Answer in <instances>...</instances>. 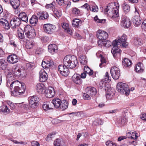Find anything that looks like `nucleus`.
<instances>
[{"instance_id": "2", "label": "nucleus", "mask_w": 146, "mask_h": 146, "mask_svg": "<svg viewBox=\"0 0 146 146\" xmlns=\"http://www.w3.org/2000/svg\"><path fill=\"white\" fill-rule=\"evenodd\" d=\"M119 6L116 4L111 3L107 6L105 10V14L116 22H118L119 20Z\"/></svg>"}, {"instance_id": "10", "label": "nucleus", "mask_w": 146, "mask_h": 146, "mask_svg": "<svg viewBox=\"0 0 146 146\" xmlns=\"http://www.w3.org/2000/svg\"><path fill=\"white\" fill-rule=\"evenodd\" d=\"M131 22L130 19L126 16H123L121 23V25L125 28H129L131 26Z\"/></svg>"}, {"instance_id": "51", "label": "nucleus", "mask_w": 146, "mask_h": 146, "mask_svg": "<svg viewBox=\"0 0 146 146\" xmlns=\"http://www.w3.org/2000/svg\"><path fill=\"white\" fill-rule=\"evenodd\" d=\"M102 80H104V82H106V83L107 82H109V81H111L110 78L109 76L108 73V72H106V73L105 78Z\"/></svg>"}, {"instance_id": "48", "label": "nucleus", "mask_w": 146, "mask_h": 146, "mask_svg": "<svg viewBox=\"0 0 146 146\" xmlns=\"http://www.w3.org/2000/svg\"><path fill=\"white\" fill-rule=\"evenodd\" d=\"M7 104L10 106V108L11 110H13L15 108V104H14L11 102L7 100Z\"/></svg>"}, {"instance_id": "14", "label": "nucleus", "mask_w": 146, "mask_h": 146, "mask_svg": "<svg viewBox=\"0 0 146 146\" xmlns=\"http://www.w3.org/2000/svg\"><path fill=\"white\" fill-rule=\"evenodd\" d=\"M39 80L41 82H44L47 79L48 75L43 69H41L39 72Z\"/></svg>"}, {"instance_id": "17", "label": "nucleus", "mask_w": 146, "mask_h": 146, "mask_svg": "<svg viewBox=\"0 0 146 146\" xmlns=\"http://www.w3.org/2000/svg\"><path fill=\"white\" fill-rule=\"evenodd\" d=\"M54 64V62L52 60H45L43 61L42 63V66L44 69L48 71L49 70V68Z\"/></svg>"}, {"instance_id": "40", "label": "nucleus", "mask_w": 146, "mask_h": 146, "mask_svg": "<svg viewBox=\"0 0 146 146\" xmlns=\"http://www.w3.org/2000/svg\"><path fill=\"white\" fill-rule=\"evenodd\" d=\"M12 71L16 76H18L19 74V75H20L19 73L21 72V70L15 66L13 67Z\"/></svg>"}, {"instance_id": "26", "label": "nucleus", "mask_w": 146, "mask_h": 146, "mask_svg": "<svg viewBox=\"0 0 146 146\" xmlns=\"http://www.w3.org/2000/svg\"><path fill=\"white\" fill-rule=\"evenodd\" d=\"M86 93L89 94L91 96H95L96 94V90L95 88L89 87H87L86 90Z\"/></svg>"}, {"instance_id": "35", "label": "nucleus", "mask_w": 146, "mask_h": 146, "mask_svg": "<svg viewBox=\"0 0 146 146\" xmlns=\"http://www.w3.org/2000/svg\"><path fill=\"white\" fill-rule=\"evenodd\" d=\"M38 20L37 17L35 15H33L30 19V22L31 24L35 26L37 23Z\"/></svg>"}, {"instance_id": "18", "label": "nucleus", "mask_w": 146, "mask_h": 146, "mask_svg": "<svg viewBox=\"0 0 146 146\" xmlns=\"http://www.w3.org/2000/svg\"><path fill=\"white\" fill-rule=\"evenodd\" d=\"M45 96L48 98H51L53 97L55 95V91L53 88L49 87L46 90L44 91Z\"/></svg>"}, {"instance_id": "7", "label": "nucleus", "mask_w": 146, "mask_h": 146, "mask_svg": "<svg viewBox=\"0 0 146 146\" xmlns=\"http://www.w3.org/2000/svg\"><path fill=\"white\" fill-rule=\"evenodd\" d=\"M24 31L26 37L28 38L32 39L35 37V30L30 25L26 26L24 28Z\"/></svg>"}, {"instance_id": "30", "label": "nucleus", "mask_w": 146, "mask_h": 146, "mask_svg": "<svg viewBox=\"0 0 146 146\" xmlns=\"http://www.w3.org/2000/svg\"><path fill=\"white\" fill-rule=\"evenodd\" d=\"M19 19L23 21L27 22L28 21V17L26 14L25 12H22L20 13L19 15Z\"/></svg>"}, {"instance_id": "61", "label": "nucleus", "mask_w": 146, "mask_h": 146, "mask_svg": "<svg viewBox=\"0 0 146 146\" xmlns=\"http://www.w3.org/2000/svg\"><path fill=\"white\" fill-rule=\"evenodd\" d=\"M106 82L102 80L100 83L99 86L101 88H104L106 86Z\"/></svg>"}, {"instance_id": "15", "label": "nucleus", "mask_w": 146, "mask_h": 146, "mask_svg": "<svg viewBox=\"0 0 146 146\" xmlns=\"http://www.w3.org/2000/svg\"><path fill=\"white\" fill-rule=\"evenodd\" d=\"M18 57L15 54L9 56L7 58L8 62L12 64L16 63L18 61Z\"/></svg>"}, {"instance_id": "49", "label": "nucleus", "mask_w": 146, "mask_h": 146, "mask_svg": "<svg viewBox=\"0 0 146 146\" xmlns=\"http://www.w3.org/2000/svg\"><path fill=\"white\" fill-rule=\"evenodd\" d=\"M138 137V135L136 133L132 132L131 136L130 137H129V138L131 139H136L137 137Z\"/></svg>"}, {"instance_id": "60", "label": "nucleus", "mask_w": 146, "mask_h": 146, "mask_svg": "<svg viewBox=\"0 0 146 146\" xmlns=\"http://www.w3.org/2000/svg\"><path fill=\"white\" fill-rule=\"evenodd\" d=\"M2 110L4 112L9 113L10 111L9 109L5 105L3 106V108Z\"/></svg>"}, {"instance_id": "19", "label": "nucleus", "mask_w": 146, "mask_h": 146, "mask_svg": "<svg viewBox=\"0 0 146 146\" xmlns=\"http://www.w3.org/2000/svg\"><path fill=\"white\" fill-rule=\"evenodd\" d=\"M72 79L74 83L78 84H81L82 82L80 75L77 74H75L72 76Z\"/></svg>"}, {"instance_id": "32", "label": "nucleus", "mask_w": 146, "mask_h": 146, "mask_svg": "<svg viewBox=\"0 0 146 146\" xmlns=\"http://www.w3.org/2000/svg\"><path fill=\"white\" fill-rule=\"evenodd\" d=\"M68 102L66 100H63L61 102L60 108L62 110L64 111L68 108Z\"/></svg>"}, {"instance_id": "57", "label": "nucleus", "mask_w": 146, "mask_h": 146, "mask_svg": "<svg viewBox=\"0 0 146 146\" xmlns=\"http://www.w3.org/2000/svg\"><path fill=\"white\" fill-rule=\"evenodd\" d=\"M43 51V50L42 48H38L36 50L35 53L36 54L39 55L42 53Z\"/></svg>"}, {"instance_id": "54", "label": "nucleus", "mask_w": 146, "mask_h": 146, "mask_svg": "<svg viewBox=\"0 0 146 146\" xmlns=\"http://www.w3.org/2000/svg\"><path fill=\"white\" fill-rule=\"evenodd\" d=\"M104 46L108 47L111 46V42L109 40H104Z\"/></svg>"}, {"instance_id": "58", "label": "nucleus", "mask_w": 146, "mask_h": 146, "mask_svg": "<svg viewBox=\"0 0 146 146\" xmlns=\"http://www.w3.org/2000/svg\"><path fill=\"white\" fill-rule=\"evenodd\" d=\"M84 98L85 100H89L91 99V96L88 93H84L83 95Z\"/></svg>"}, {"instance_id": "64", "label": "nucleus", "mask_w": 146, "mask_h": 146, "mask_svg": "<svg viewBox=\"0 0 146 146\" xmlns=\"http://www.w3.org/2000/svg\"><path fill=\"white\" fill-rule=\"evenodd\" d=\"M141 27L143 30L146 31V19L143 22Z\"/></svg>"}, {"instance_id": "4", "label": "nucleus", "mask_w": 146, "mask_h": 146, "mask_svg": "<svg viewBox=\"0 0 146 146\" xmlns=\"http://www.w3.org/2000/svg\"><path fill=\"white\" fill-rule=\"evenodd\" d=\"M15 79V78L13 74L11 72L8 73L7 76L6 86L11 90L13 87L14 89L18 86H21V82L18 80L13 81Z\"/></svg>"}, {"instance_id": "24", "label": "nucleus", "mask_w": 146, "mask_h": 146, "mask_svg": "<svg viewBox=\"0 0 146 146\" xmlns=\"http://www.w3.org/2000/svg\"><path fill=\"white\" fill-rule=\"evenodd\" d=\"M135 70L138 73H142L144 71L143 64L140 62L138 63L135 66Z\"/></svg>"}, {"instance_id": "11", "label": "nucleus", "mask_w": 146, "mask_h": 146, "mask_svg": "<svg viewBox=\"0 0 146 146\" xmlns=\"http://www.w3.org/2000/svg\"><path fill=\"white\" fill-rule=\"evenodd\" d=\"M29 106L33 108H36L38 104V98L36 96H34L29 97Z\"/></svg>"}, {"instance_id": "55", "label": "nucleus", "mask_w": 146, "mask_h": 146, "mask_svg": "<svg viewBox=\"0 0 146 146\" xmlns=\"http://www.w3.org/2000/svg\"><path fill=\"white\" fill-rule=\"evenodd\" d=\"M54 11V14L57 17H59L61 15V13L60 10H56Z\"/></svg>"}, {"instance_id": "12", "label": "nucleus", "mask_w": 146, "mask_h": 146, "mask_svg": "<svg viewBox=\"0 0 146 146\" xmlns=\"http://www.w3.org/2000/svg\"><path fill=\"white\" fill-rule=\"evenodd\" d=\"M44 30L46 33L51 34L53 33L54 29V26L50 24H46L44 25Z\"/></svg>"}, {"instance_id": "6", "label": "nucleus", "mask_w": 146, "mask_h": 146, "mask_svg": "<svg viewBox=\"0 0 146 146\" xmlns=\"http://www.w3.org/2000/svg\"><path fill=\"white\" fill-rule=\"evenodd\" d=\"M21 86H18L12 91V95L14 96H19L23 94L25 92L26 86L23 82H20Z\"/></svg>"}, {"instance_id": "39", "label": "nucleus", "mask_w": 146, "mask_h": 146, "mask_svg": "<svg viewBox=\"0 0 146 146\" xmlns=\"http://www.w3.org/2000/svg\"><path fill=\"white\" fill-rule=\"evenodd\" d=\"M127 121V118L124 117H123L119 119L118 121V123L120 125H123L126 124Z\"/></svg>"}, {"instance_id": "42", "label": "nucleus", "mask_w": 146, "mask_h": 146, "mask_svg": "<svg viewBox=\"0 0 146 146\" xmlns=\"http://www.w3.org/2000/svg\"><path fill=\"white\" fill-rule=\"evenodd\" d=\"M64 121V119L62 118L58 117L53 119L52 122L55 124H57L59 123L62 122Z\"/></svg>"}, {"instance_id": "28", "label": "nucleus", "mask_w": 146, "mask_h": 146, "mask_svg": "<svg viewBox=\"0 0 146 146\" xmlns=\"http://www.w3.org/2000/svg\"><path fill=\"white\" fill-rule=\"evenodd\" d=\"M0 25L7 29H9L10 27L7 21L4 19H0Z\"/></svg>"}, {"instance_id": "52", "label": "nucleus", "mask_w": 146, "mask_h": 146, "mask_svg": "<svg viewBox=\"0 0 146 146\" xmlns=\"http://www.w3.org/2000/svg\"><path fill=\"white\" fill-rule=\"evenodd\" d=\"M72 13L76 15H78L80 13L79 10L77 8H74L72 9Z\"/></svg>"}, {"instance_id": "9", "label": "nucleus", "mask_w": 146, "mask_h": 146, "mask_svg": "<svg viewBox=\"0 0 146 146\" xmlns=\"http://www.w3.org/2000/svg\"><path fill=\"white\" fill-rule=\"evenodd\" d=\"M68 68L64 65H60L58 67V71L62 75L67 76L69 73Z\"/></svg>"}, {"instance_id": "37", "label": "nucleus", "mask_w": 146, "mask_h": 146, "mask_svg": "<svg viewBox=\"0 0 146 146\" xmlns=\"http://www.w3.org/2000/svg\"><path fill=\"white\" fill-rule=\"evenodd\" d=\"M56 5L55 2L53 1L50 4H46L45 5V7L47 9H50L54 11Z\"/></svg>"}, {"instance_id": "33", "label": "nucleus", "mask_w": 146, "mask_h": 146, "mask_svg": "<svg viewBox=\"0 0 146 146\" xmlns=\"http://www.w3.org/2000/svg\"><path fill=\"white\" fill-rule=\"evenodd\" d=\"M82 21L81 20L77 19H75L72 21V25L74 27H78L81 25Z\"/></svg>"}, {"instance_id": "1", "label": "nucleus", "mask_w": 146, "mask_h": 146, "mask_svg": "<svg viewBox=\"0 0 146 146\" xmlns=\"http://www.w3.org/2000/svg\"><path fill=\"white\" fill-rule=\"evenodd\" d=\"M127 36L125 34H123L121 38L118 39H116L112 42L113 47L111 49V52L114 58L117 56H119L121 52L119 47H126L128 45V43L126 42Z\"/></svg>"}, {"instance_id": "34", "label": "nucleus", "mask_w": 146, "mask_h": 146, "mask_svg": "<svg viewBox=\"0 0 146 146\" xmlns=\"http://www.w3.org/2000/svg\"><path fill=\"white\" fill-rule=\"evenodd\" d=\"M123 9L125 13H127L130 10V7L129 4L127 3H124L122 5Z\"/></svg>"}, {"instance_id": "46", "label": "nucleus", "mask_w": 146, "mask_h": 146, "mask_svg": "<svg viewBox=\"0 0 146 146\" xmlns=\"http://www.w3.org/2000/svg\"><path fill=\"white\" fill-rule=\"evenodd\" d=\"M80 62L82 64H84L87 63V59L86 58L85 56L83 55L82 56L80 57Z\"/></svg>"}, {"instance_id": "13", "label": "nucleus", "mask_w": 146, "mask_h": 146, "mask_svg": "<svg viewBox=\"0 0 146 146\" xmlns=\"http://www.w3.org/2000/svg\"><path fill=\"white\" fill-rule=\"evenodd\" d=\"M96 35L98 38L100 40H105L108 36V34L106 32L101 30L98 31Z\"/></svg>"}, {"instance_id": "45", "label": "nucleus", "mask_w": 146, "mask_h": 146, "mask_svg": "<svg viewBox=\"0 0 146 146\" xmlns=\"http://www.w3.org/2000/svg\"><path fill=\"white\" fill-rule=\"evenodd\" d=\"M20 30H21V29L20 28L18 30V37L21 39H23L25 38V35H24L23 32L22 31V32H20Z\"/></svg>"}, {"instance_id": "41", "label": "nucleus", "mask_w": 146, "mask_h": 146, "mask_svg": "<svg viewBox=\"0 0 146 146\" xmlns=\"http://www.w3.org/2000/svg\"><path fill=\"white\" fill-rule=\"evenodd\" d=\"M42 108L45 111L52 109V107L48 103H44L42 106Z\"/></svg>"}, {"instance_id": "53", "label": "nucleus", "mask_w": 146, "mask_h": 146, "mask_svg": "<svg viewBox=\"0 0 146 146\" xmlns=\"http://www.w3.org/2000/svg\"><path fill=\"white\" fill-rule=\"evenodd\" d=\"M56 134V133L54 132H52L51 133L49 134L47 136V138H46V141H49L48 138H49L50 139L54 137L55 135Z\"/></svg>"}, {"instance_id": "21", "label": "nucleus", "mask_w": 146, "mask_h": 146, "mask_svg": "<svg viewBox=\"0 0 146 146\" xmlns=\"http://www.w3.org/2000/svg\"><path fill=\"white\" fill-rule=\"evenodd\" d=\"M36 88L37 92L42 94L44 92L46 88L43 84L41 83L37 84L36 86Z\"/></svg>"}, {"instance_id": "36", "label": "nucleus", "mask_w": 146, "mask_h": 146, "mask_svg": "<svg viewBox=\"0 0 146 146\" xmlns=\"http://www.w3.org/2000/svg\"><path fill=\"white\" fill-rule=\"evenodd\" d=\"M123 65L125 67L130 66L131 64V61L127 58H125L122 62Z\"/></svg>"}, {"instance_id": "50", "label": "nucleus", "mask_w": 146, "mask_h": 146, "mask_svg": "<svg viewBox=\"0 0 146 146\" xmlns=\"http://www.w3.org/2000/svg\"><path fill=\"white\" fill-rule=\"evenodd\" d=\"M61 141L60 140L57 139H56L54 141V146H60V143Z\"/></svg>"}, {"instance_id": "25", "label": "nucleus", "mask_w": 146, "mask_h": 146, "mask_svg": "<svg viewBox=\"0 0 146 146\" xmlns=\"http://www.w3.org/2000/svg\"><path fill=\"white\" fill-rule=\"evenodd\" d=\"M58 48L56 45L54 44H52L48 46V51L52 54H54L57 52Z\"/></svg>"}, {"instance_id": "8", "label": "nucleus", "mask_w": 146, "mask_h": 146, "mask_svg": "<svg viewBox=\"0 0 146 146\" xmlns=\"http://www.w3.org/2000/svg\"><path fill=\"white\" fill-rule=\"evenodd\" d=\"M112 78L115 80L119 78L120 75L119 69L116 66L111 68L110 70Z\"/></svg>"}, {"instance_id": "20", "label": "nucleus", "mask_w": 146, "mask_h": 146, "mask_svg": "<svg viewBox=\"0 0 146 146\" xmlns=\"http://www.w3.org/2000/svg\"><path fill=\"white\" fill-rule=\"evenodd\" d=\"M132 21L133 24L136 27L139 26L141 23V19L139 17V15L134 16L132 19Z\"/></svg>"}, {"instance_id": "47", "label": "nucleus", "mask_w": 146, "mask_h": 146, "mask_svg": "<svg viewBox=\"0 0 146 146\" xmlns=\"http://www.w3.org/2000/svg\"><path fill=\"white\" fill-rule=\"evenodd\" d=\"M134 42L135 46H138L141 45L142 44L141 42V40L140 38L135 39L134 40Z\"/></svg>"}, {"instance_id": "27", "label": "nucleus", "mask_w": 146, "mask_h": 146, "mask_svg": "<svg viewBox=\"0 0 146 146\" xmlns=\"http://www.w3.org/2000/svg\"><path fill=\"white\" fill-rule=\"evenodd\" d=\"M114 90L113 89H108L106 94V98L109 99H111L114 95Z\"/></svg>"}, {"instance_id": "44", "label": "nucleus", "mask_w": 146, "mask_h": 146, "mask_svg": "<svg viewBox=\"0 0 146 146\" xmlns=\"http://www.w3.org/2000/svg\"><path fill=\"white\" fill-rule=\"evenodd\" d=\"M94 20L95 22L98 23H105L106 21L105 19H100L98 18V17L97 15L95 17H94Z\"/></svg>"}, {"instance_id": "3", "label": "nucleus", "mask_w": 146, "mask_h": 146, "mask_svg": "<svg viewBox=\"0 0 146 146\" xmlns=\"http://www.w3.org/2000/svg\"><path fill=\"white\" fill-rule=\"evenodd\" d=\"M64 65L70 68H73L76 66L77 63V59L74 56L68 55L66 56L64 58Z\"/></svg>"}, {"instance_id": "59", "label": "nucleus", "mask_w": 146, "mask_h": 146, "mask_svg": "<svg viewBox=\"0 0 146 146\" xmlns=\"http://www.w3.org/2000/svg\"><path fill=\"white\" fill-rule=\"evenodd\" d=\"M98 123H97V124H96L97 122L96 121H94L93 122V125H102L103 123V121L101 119H98Z\"/></svg>"}, {"instance_id": "56", "label": "nucleus", "mask_w": 146, "mask_h": 146, "mask_svg": "<svg viewBox=\"0 0 146 146\" xmlns=\"http://www.w3.org/2000/svg\"><path fill=\"white\" fill-rule=\"evenodd\" d=\"M106 145L107 146H116V144L115 143L110 141L106 142Z\"/></svg>"}, {"instance_id": "43", "label": "nucleus", "mask_w": 146, "mask_h": 146, "mask_svg": "<svg viewBox=\"0 0 146 146\" xmlns=\"http://www.w3.org/2000/svg\"><path fill=\"white\" fill-rule=\"evenodd\" d=\"M33 43L32 41L27 40L25 46L27 49H31L33 46Z\"/></svg>"}, {"instance_id": "29", "label": "nucleus", "mask_w": 146, "mask_h": 146, "mask_svg": "<svg viewBox=\"0 0 146 146\" xmlns=\"http://www.w3.org/2000/svg\"><path fill=\"white\" fill-rule=\"evenodd\" d=\"M61 102L60 99H59L54 98L52 100V103L54 105V107L57 108L60 107Z\"/></svg>"}, {"instance_id": "5", "label": "nucleus", "mask_w": 146, "mask_h": 146, "mask_svg": "<svg viewBox=\"0 0 146 146\" xmlns=\"http://www.w3.org/2000/svg\"><path fill=\"white\" fill-rule=\"evenodd\" d=\"M117 89L118 92L121 94L128 95L129 94V89L128 85L122 82L117 84Z\"/></svg>"}, {"instance_id": "31", "label": "nucleus", "mask_w": 146, "mask_h": 146, "mask_svg": "<svg viewBox=\"0 0 146 146\" xmlns=\"http://www.w3.org/2000/svg\"><path fill=\"white\" fill-rule=\"evenodd\" d=\"M10 3L14 9L18 8L20 4L19 0H10Z\"/></svg>"}, {"instance_id": "23", "label": "nucleus", "mask_w": 146, "mask_h": 146, "mask_svg": "<svg viewBox=\"0 0 146 146\" xmlns=\"http://www.w3.org/2000/svg\"><path fill=\"white\" fill-rule=\"evenodd\" d=\"M37 15L39 17V19L40 20H44L47 19L48 17V13L46 11L38 12Z\"/></svg>"}, {"instance_id": "62", "label": "nucleus", "mask_w": 146, "mask_h": 146, "mask_svg": "<svg viewBox=\"0 0 146 146\" xmlns=\"http://www.w3.org/2000/svg\"><path fill=\"white\" fill-rule=\"evenodd\" d=\"M82 7L83 8L86 9L88 11H89L91 9H90V6L87 3H86L84 5L82 6Z\"/></svg>"}, {"instance_id": "63", "label": "nucleus", "mask_w": 146, "mask_h": 146, "mask_svg": "<svg viewBox=\"0 0 146 146\" xmlns=\"http://www.w3.org/2000/svg\"><path fill=\"white\" fill-rule=\"evenodd\" d=\"M101 63L99 65V66L100 67H103L104 65L102 66V65L104 63H106V60L104 57L101 56Z\"/></svg>"}, {"instance_id": "38", "label": "nucleus", "mask_w": 146, "mask_h": 146, "mask_svg": "<svg viewBox=\"0 0 146 146\" xmlns=\"http://www.w3.org/2000/svg\"><path fill=\"white\" fill-rule=\"evenodd\" d=\"M84 72L88 74L90 76H92L93 74V71L88 66H85L84 68Z\"/></svg>"}, {"instance_id": "16", "label": "nucleus", "mask_w": 146, "mask_h": 146, "mask_svg": "<svg viewBox=\"0 0 146 146\" xmlns=\"http://www.w3.org/2000/svg\"><path fill=\"white\" fill-rule=\"evenodd\" d=\"M21 23V20L17 17H15L13 18L10 22L11 27L13 28H15L17 27H18Z\"/></svg>"}, {"instance_id": "22", "label": "nucleus", "mask_w": 146, "mask_h": 146, "mask_svg": "<svg viewBox=\"0 0 146 146\" xmlns=\"http://www.w3.org/2000/svg\"><path fill=\"white\" fill-rule=\"evenodd\" d=\"M61 25L62 28L64 29L66 32L70 35L72 34V29L70 28L68 24L66 23H62Z\"/></svg>"}]
</instances>
